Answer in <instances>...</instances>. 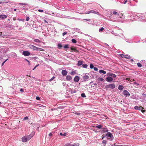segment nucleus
I'll return each instance as SVG.
<instances>
[{
  "instance_id": "obj_1",
  "label": "nucleus",
  "mask_w": 146,
  "mask_h": 146,
  "mask_svg": "<svg viewBox=\"0 0 146 146\" xmlns=\"http://www.w3.org/2000/svg\"><path fill=\"white\" fill-rule=\"evenodd\" d=\"M115 85L114 84H110L109 85H106V88H110L111 89H114L115 88Z\"/></svg>"
},
{
  "instance_id": "obj_2",
  "label": "nucleus",
  "mask_w": 146,
  "mask_h": 146,
  "mask_svg": "<svg viewBox=\"0 0 146 146\" xmlns=\"http://www.w3.org/2000/svg\"><path fill=\"white\" fill-rule=\"evenodd\" d=\"M79 145V143H76L74 144H72L70 143H67L65 145V146H78Z\"/></svg>"
},
{
  "instance_id": "obj_3",
  "label": "nucleus",
  "mask_w": 146,
  "mask_h": 146,
  "mask_svg": "<svg viewBox=\"0 0 146 146\" xmlns=\"http://www.w3.org/2000/svg\"><path fill=\"white\" fill-rule=\"evenodd\" d=\"M119 55L122 58H125L128 59H129L130 58V56L127 55H124L123 54H120Z\"/></svg>"
},
{
  "instance_id": "obj_4",
  "label": "nucleus",
  "mask_w": 146,
  "mask_h": 146,
  "mask_svg": "<svg viewBox=\"0 0 146 146\" xmlns=\"http://www.w3.org/2000/svg\"><path fill=\"white\" fill-rule=\"evenodd\" d=\"M29 46L30 49L35 50H37V47L34 45L30 44L29 45Z\"/></svg>"
},
{
  "instance_id": "obj_5",
  "label": "nucleus",
  "mask_w": 146,
  "mask_h": 146,
  "mask_svg": "<svg viewBox=\"0 0 146 146\" xmlns=\"http://www.w3.org/2000/svg\"><path fill=\"white\" fill-rule=\"evenodd\" d=\"M22 54L25 56H28L30 55V53L28 51H23Z\"/></svg>"
},
{
  "instance_id": "obj_6",
  "label": "nucleus",
  "mask_w": 146,
  "mask_h": 146,
  "mask_svg": "<svg viewBox=\"0 0 146 146\" xmlns=\"http://www.w3.org/2000/svg\"><path fill=\"white\" fill-rule=\"evenodd\" d=\"M113 80L112 78L110 76L107 77L106 78V81L108 82H111Z\"/></svg>"
},
{
  "instance_id": "obj_7",
  "label": "nucleus",
  "mask_w": 146,
  "mask_h": 146,
  "mask_svg": "<svg viewBox=\"0 0 146 146\" xmlns=\"http://www.w3.org/2000/svg\"><path fill=\"white\" fill-rule=\"evenodd\" d=\"M123 94L126 96H129L130 95L129 93V92L127 90H124L123 92Z\"/></svg>"
},
{
  "instance_id": "obj_8",
  "label": "nucleus",
  "mask_w": 146,
  "mask_h": 146,
  "mask_svg": "<svg viewBox=\"0 0 146 146\" xmlns=\"http://www.w3.org/2000/svg\"><path fill=\"white\" fill-rule=\"evenodd\" d=\"M80 79L79 77L78 76H76L74 78V80L75 82H78Z\"/></svg>"
},
{
  "instance_id": "obj_9",
  "label": "nucleus",
  "mask_w": 146,
  "mask_h": 146,
  "mask_svg": "<svg viewBox=\"0 0 146 146\" xmlns=\"http://www.w3.org/2000/svg\"><path fill=\"white\" fill-rule=\"evenodd\" d=\"M62 74L63 76H65L67 74V72L66 70H62Z\"/></svg>"
},
{
  "instance_id": "obj_10",
  "label": "nucleus",
  "mask_w": 146,
  "mask_h": 146,
  "mask_svg": "<svg viewBox=\"0 0 146 146\" xmlns=\"http://www.w3.org/2000/svg\"><path fill=\"white\" fill-rule=\"evenodd\" d=\"M70 50L75 52H78V50H77L76 48L74 46H72L70 48Z\"/></svg>"
},
{
  "instance_id": "obj_11",
  "label": "nucleus",
  "mask_w": 146,
  "mask_h": 146,
  "mask_svg": "<svg viewBox=\"0 0 146 146\" xmlns=\"http://www.w3.org/2000/svg\"><path fill=\"white\" fill-rule=\"evenodd\" d=\"M72 77L70 76H67L66 77V79L68 81H70L72 79Z\"/></svg>"
},
{
  "instance_id": "obj_12",
  "label": "nucleus",
  "mask_w": 146,
  "mask_h": 146,
  "mask_svg": "<svg viewBox=\"0 0 146 146\" xmlns=\"http://www.w3.org/2000/svg\"><path fill=\"white\" fill-rule=\"evenodd\" d=\"M91 13H95L96 14H97L98 15H100V14L97 11H96L94 10H91Z\"/></svg>"
},
{
  "instance_id": "obj_13",
  "label": "nucleus",
  "mask_w": 146,
  "mask_h": 146,
  "mask_svg": "<svg viewBox=\"0 0 146 146\" xmlns=\"http://www.w3.org/2000/svg\"><path fill=\"white\" fill-rule=\"evenodd\" d=\"M22 141L23 142H25L28 141L26 136H24L22 138Z\"/></svg>"
},
{
  "instance_id": "obj_14",
  "label": "nucleus",
  "mask_w": 146,
  "mask_h": 146,
  "mask_svg": "<svg viewBox=\"0 0 146 146\" xmlns=\"http://www.w3.org/2000/svg\"><path fill=\"white\" fill-rule=\"evenodd\" d=\"M89 78V77L87 75L84 76L83 77V78L84 79V80L85 81H87Z\"/></svg>"
},
{
  "instance_id": "obj_15",
  "label": "nucleus",
  "mask_w": 146,
  "mask_h": 146,
  "mask_svg": "<svg viewBox=\"0 0 146 146\" xmlns=\"http://www.w3.org/2000/svg\"><path fill=\"white\" fill-rule=\"evenodd\" d=\"M7 17L6 15H0V18L2 19H4Z\"/></svg>"
},
{
  "instance_id": "obj_16",
  "label": "nucleus",
  "mask_w": 146,
  "mask_h": 146,
  "mask_svg": "<svg viewBox=\"0 0 146 146\" xmlns=\"http://www.w3.org/2000/svg\"><path fill=\"white\" fill-rule=\"evenodd\" d=\"M134 108L135 110H140L142 109V108L143 109V108H142V107H139L137 106H135L134 107Z\"/></svg>"
},
{
  "instance_id": "obj_17",
  "label": "nucleus",
  "mask_w": 146,
  "mask_h": 146,
  "mask_svg": "<svg viewBox=\"0 0 146 146\" xmlns=\"http://www.w3.org/2000/svg\"><path fill=\"white\" fill-rule=\"evenodd\" d=\"M106 135L108 136L110 138H112V137H113V136L112 135L111 133L110 132H108L107 133Z\"/></svg>"
},
{
  "instance_id": "obj_18",
  "label": "nucleus",
  "mask_w": 146,
  "mask_h": 146,
  "mask_svg": "<svg viewBox=\"0 0 146 146\" xmlns=\"http://www.w3.org/2000/svg\"><path fill=\"white\" fill-rule=\"evenodd\" d=\"M104 80V79L101 78H99L98 79V81L99 83H100L101 81H102Z\"/></svg>"
},
{
  "instance_id": "obj_19",
  "label": "nucleus",
  "mask_w": 146,
  "mask_h": 146,
  "mask_svg": "<svg viewBox=\"0 0 146 146\" xmlns=\"http://www.w3.org/2000/svg\"><path fill=\"white\" fill-rule=\"evenodd\" d=\"M112 13L114 15H117L118 16H119L120 18H121V16H120V15L119 16V14H117V12L116 11H113Z\"/></svg>"
},
{
  "instance_id": "obj_20",
  "label": "nucleus",
  "mask_w": 146,
  "mask_h": 146,
  "mask_svg": "<svg viewBox=\"0 0 146 146\" xmlns=\"http://www.w3.org/2000/svg\"><path fill=\"white\" fill-rule=\"evenodd\" d=\"M123 86L121 85H119V86L118 88L119 90H121L123 89Z\"/></svg>"
},
{
  "instance_id": "obj_21",
  "label": "nucleus",
  "mask_w": 146,
  "mask_h": 146,
  "mask_svg": "<svg viewBox=\"0 0 146 146\" xmlns=\"http://www.w3.org/2000/svg\"><path fill=\"white\" fill-rule=\"evenodd\" d=\"M99 72L100 73H102L104 74H106V71L102 70H100L99 71Z\"/></svg>"
},
{
  "instance_id": "obj_22",
  "label": "nucleus",
  "mask_w": 146,
  "mask_h": 146,
  "mask_svg": "<svg viewBox=\"0 0 146 146\" xmlns=\"http://www.w3.org/2000/svg\"><path fill=\"white\" fill-rule=\"evenodd\" d=\"M102 129V131L103 132H106L108 131V129L107 128H103Z\"/></svg>"
},
{
  "instance_id": "obj_23",
  "label": "nucleus",
  "mask_w": 146,
  "mask_h": 146,
  "mask_svg": "<svg viewBox=\"0 0 146 146\" xmlns=\"http://www.w3.org/2000/svg\"><path fill=\"white\" fill-rule=\"evenodd\" d=\"M26 137H27V139L28 141L30 140L32 137H31L30 135L27 136H26Z\"/></svg>"
},
{
  "instance_id": "obj_24",
  "label": "nucleus",
  "mask_w": 146,
  "mask_h": 146,
  "mask_svg": "<svg viewBox=\"0 0 146 146\" xmlns=\"http://www.w3.org/2000/svg\"><path fill=\"white\" fill-rule=\"evenodd\" d=\"M34 41L36 42L40 43L41 42V41L40 40L37 39H35Z\"/></svg>"
},
{
  "instance_id": "obj_25",
  "label": "nucleus",
  "mask_w": 146,
  "mask_h": 146,
  "mask_svg": "<svg viewBox=\"0 0 146 146\" xmlns=\"http://www.w3.org/2000/svg\"><path fill=\"white\" fill-rule=\"evenodd\" d=\"M82 64V61H79L77 64L78 65L80 66Z\"/></svg>"
},
{
  "instance_id": "obj_26",
  "label": "nucleus",
  "mask_w": 146,
  "mask_h": 146,
  "mask_svg": "<svg viewBox=\"0 0 146 146\" xmlns=\"http://www.w3.org/2000/svg\"><path fill=\"white\" fill-rule=\"evenodd\" d=\"M102 125H97L96 126V128H98V129H101L102 128Z\"/></svg>"
},
{
  "instance_id": "obj_27",
  "label": "nucleus",
  "mask_w": 146,
  "mask_h": 146,
  "mask_svg": "<svg viewBox=\"0 0 146 146\" xmlns=\"http://www.w3.org/2000/svg\"><path fill=\"white\" fill-rule=\"evenodd\" d=\"M68 46H69L68 44H67L65 45L64 46V48H69Z\"/></svg>"
},
{
  "instance_id": "obj_28",
  "label": "nucleus",
  "mask_w": 146,
  "mask_h": 146,
  "mask_svg": "<svg viewBox=\"0 0 146 146\" xmlns=\"http://www.w3.org/2000/svg\"><path fill=\"white\" fill-rule=\"evenodd\" d=\"M82 67L84 68H87L88 65L86 64H82Z\"/></svg>"
},
{
  "instance_id": "obj_29",
  "label": "nucleus",
  "mask_w": 146,
  "mask_h": 146,
  "mask_svg": "<svg viewBox=\"0 0 146 146\" xmlns=\"http://www.w3.org/2000/svg\"><path fill=\"white\" fill-rule=\"evenodd\" d=\"M12 26V25L8 24L7 25L6 27L7 28H10Z\"/></svg>"
},
{
  "instance_id": "obj_30",
  "label": "nucleus",
  "mask_w": 146,
  "mask_h": 146,
  "mask_svg": "<svg viewBox=\"0 0 146 146\" xmlns=\"http://www.w3.org/2000/svg\"><path fill=\"white\" fill-rule=\"evenodd\" d=\"M137 65L139 67H141L142 66V65L139 62L137 63Z\"/></svg>"
},
{
  "instance_id": "obj_31",
  "label": "nucleus",
  "mask_w": 146,
  "mask_h": 146,
  "mask_svg": "<svg viewBox=\"0 0 146 146\" xmlns=\"http://www.w3.org/2000/svg\"><path fill=\"white\" fill-rule=\"evenodd\" d=\"M110 76H111L112 77H113L114 78H116V75L114 74H111L110 75Z\"/></svg>"
},
{
  "instance_id": "obj_32",
  "label": "nucleus",
  "mask_w": 146,
  "mask_h": 146,
  "mask_svg": "<svg viewBox=\"0 0 146 146\" xmlns=\"http://www.w3.org/2000/svg\"><path fill=\"white\" fill-rule=\"evenodd\" d=\"M72 42L73 43H76L77 42L76 40L74 39H73L72 40Z\"/></svg>"
},
{
  "instance_id": "obj_33",
  "label": "nucleus",
  "mask_w": 146,
  "mask_h": 146,
  "mask_svg": "<svg viewBox=\"0 0 146 146\" xmlns=\"http://www.w3.org/2000/svg\"><path fill=\"white\" fill-rule=\"evenodd\" d=\"M104 29V28L103 27H102L101 29L99 30V31L100 32H102L103 30Z\"/></svg>"
},
{
  "instance_id": "obj_34",
  "label": "nucleus",
  "mask_w": 146,
  "mask_h": 146,
  "mask_svg": "<svg viewBox=\"0 0 146 146\" xmlns=\"http://www.w3.org/2000/svg\"><path fill=\"white\" fill-rule=\"evenodd\" d=\"M60 135H61L63 136H66V133H65L64 134H63L62 133H60Z\"/></svg>"
},
{
  "instance_id": "obj_35",
  "label": "nucleus",
  "mask_w": 146,
  "mask_h": 146,
  "mask_svg": "<svg viewBox=\"0 0 146 146\" xmlns=\"http://www.w3.org/2000/svg\"><path fill=\"white\" fill-rule=\"evenodd\" d=\"M58 48H61L62 47V44H58Z\"/></svg>"
},
{
  "instance_id": "obj_36",
  "label": "nucleus",
  "mask_w": 146,
  "mask_h": 146,
  "mask_svg": "<svg viewBox=\"0 0 146 146\" xmlns=\"http://www.w3.org/2000/svg\"><path fill=\"white\" fill-rule=\"evenodd\" d=\"M81 96L83 98H84L86 97V96L85 95L84 93H82L81 94Z\"/></svg>"
},
{
  "instance_id": "obj_37",
  "label": "nucleus",
  "mask_w": 146,
  "mask_h": 146,
  "mask_svg": "<svg viewBox=\"0 0 146 146\" xmlns=\"http://www.w3.org/2000/svg\"><path fill=\"white\" fill-rule=\"evenodd\" d=\"M55 78V77L54 76H53L52 78L50 79L49 80V81L51 82Z\"/></svg>"
},
{
  "instance_id": "obj_38",
  "label": "nucleus",
  "mask_w": 146,
  "mask_h": 146,
  "mask_svg": "<svg viewBox=\"0 0 146 146\" xmlns=\"http://www.w3.org/2000/svg\"><path fill=\"white\" fill-rule=\"evenodd\" d=\"M90 68L92 69L94 68V66L92 64H90Z\"/></svg>"
},
{
  "instance_id": "obj_39",
  "label": "nucleus",
  "mask_w": 146,
  "mask_h": 146,
  "mask_svg": "<svg viewBox=\"0 0 146 146\" xmlns=\"http://www.w3.org/2000/svg\"><path fill=\"white\" fill-rule=\"evenodd\" d=\"M37 50L40 51H43L44 50L41 48L37 47Z\"/></svg>"
},
{
  "instance_id": "obj_40",
  "label": "nucleus",
  "mask_w": 146,
  "mask_h": 146,
  "mask_svg": "<svg viewBox=\"0 0 146 146\" xmlns=\"http://www.w3.org/2000/svg\"><path fill=\"white\" fill-rule=\"evenodd\" d=\"M28 117L27 116H26V117H25L23 118V120H26V119H28Z\"/></svg>"
},
{
  "instance_id": "obj_41",
  "label": "nucleus",
  "mask_w": 146,
  "mask_h": 146,
  "mask_svg": "<svg viewBox=\"0 0 146 146\" xmlns=\"http://www.w3.org/2000/svg\"><path fill=\"white\" fill-rule=\"evenodd\" d=\"M25 60L27 62H28V64L29 65H30L31 64H30V62L27 59H25Z\"/></svg>"
},
{
  "instance_id": "obj_42",
  "label": "nucleus",
  "mask_w": 146,
  "mask_h": 146,
  "mask_svg": "<svg viewBox=\"0 0 146 146\" xmlns=\"http://www.w3.org/2000/svg\"><path fill=\"white\" fill-rule=\"evenodd\" d=\"M94 70L95 71H97L98 70V69L96 67H94Z\"/></svg>"
},
{
  "instance_id": "obj_43",
  "label": "nucleus",
  "mask_w": 146,
  "mask_h": 146,
  "mask_svg": "<svg viewBox=\"0 0 146 146\" xmlns=\"http://www.w3.org/2000/svg\"><path fill=\"white\" fill-rule=\"evenodd\" d=\"M102 142L103 143L105 144H106L107 143L106 141L104 140Z\"/></svg>"
},
{
  "instance_id": "obj_44",
  "label": "nucleus",
  "mask_w": 146,
  "mask_h": 146,
  "mask_svg": "<svg viewBox=\"0 0 146 146\" xmlns=\"http://www.w3.org/2000/svg\"><path fill=\"white\" fill-rule=\"evenodd\" d=\"M36 99L37 100H40V98H39V97H38V96H37L36 97Z\"/></svg>"
},
{
  "instance_id": "obj_45",
  "label": "nucleus",
  "mask_w": 146,
  "mask_h": 146,
  "mask_svg": "<svg viewBox=\"0 0 146 146\" xmlns=\"http://www.w3.org/2000/svg\"><path fill=\"white\" fill-rule=\"evenodd\" d=\"M91 13V10L88 11V12H87V13H85L86 14H90V13Z\"/></svg>"
},
{
  "instance_id": "obj_46",
  "label": "nucleus",
  "mask_w": 146,
  "mask_h": 146,
  "mask_svg": "<svg viewBox=\"0 0 146 146\" xmlns=\"http://www.w3.org/2000/svg\"><path fill=\"white\" fill-rule=\"evenodd\" d=\"M134 84L136 85L137 86H138L139 85V84L138 83H137L136 82H134Z\"/></svg>"
},
{
  "instance_id": "obj_47",
  "label": "nucleus",
  "mask_w": 146,
  "mask_h": 146,
  "mask_svg": "<svg viewBox=\"0 0 146 146\" xmlns=\"http://www.w3.org/2000/svg\"><path fill=\"white\" fill-rule=\"evenodd\" d=\"M67 33V32H64V33H62V35H63V36H64Z\"/></svg>"
},
{
  "instance_id": "obj_48",
  "label": "nucleus",
  "mask_w": 146,
  "mask_h": 146,
  "mask_svg": "<svg viewBox=\"0 0 146 146\" xmlns=\"http://www.w3.org/2000/svg\"><path fill=\"white\" fill-rule=\"evenodd\" d=\"M39 65V64H38L37 65H36L35 66L34 68H33V70H34Z\"/></svg>"
},
{
  "instance_id": "obj_49",
  "label": "nucleus",
  "mask_w": 146,
  "mask_h": 146,
  "mask_svg": "<svg viewBox=\"0 0 146 146\" xmlns=\"http://www.w3.org/2000/svg\"><path fill=\"white\" fill-rule=\"evenodd\" d=\"M29 20V17H27L26 20L27 21H28Z\"/></svg>"
},
{
  "instance_id": "obj_50",
  "label": "nucleus",
  "mask_w": 146,
  "mask_h": 146,
  "mask_svg": "<svg viewBox=\"0 0 146 146\" xmlns=\"http://www.w3.org/2000/svg\"><path fill=\"white\" fill-rule=\"evenodd\" d=\"M8 60V59H7L6 60H5L4 61V62H3V63H2V65H3L4 64V63L6 62V61H7V60Z\"/></svg>"
},
{
  "instance_id": "obj_51",
  "label": "nucleus",
  "mask_w": 146,
  "mask_h": 146,
  "mask_svg": "<svg viewBox=\"0 0 146 146\" xmlns=\"http://www.w3.org/2000/svg\"><path fill=\"white\" fill-rule=\"evenodd\" d=\"M127 2V0H125L123 1L124 4H125Z\"/></svg>"
},
{
  "instance_id": "obj_52",
  "label": "nucleus",
  "mask_w": 146,
  "mask_h": 146,
  "mask_svg": "<svg viewBox=\"0 0 146 146\" xmlns=\"http://www.w3.org/2000/svg\"><path fill=\"white\" fill-rule=\"evenodd\" d=\"M38 11L40 12H42L43 11L42 10L39 9L38 10Z\"/></svg>"
},
{
  "instance_id": "obj_53",
  "label": "nucleus",
  "mask_w": 146,
  "mask_h": 146,
  "mask_svg": "<svg viewBox=\"0 0 146 146\" xmlns=\"http://www.w3.org/2000/svg\"><path fill=\"white\" fill-rule=\"evenodd\" d=\"M53 135L52 133H50L49 135V136H51Z\"/></svg>"
},
{
  "instance_id": "obj_54",
  "label": "nucleus",
  "mask_w": 146,
  "mask_h": 146,
  "mask_svg": "<svg viewBox=\"0 0 146 146\" xmlns=\"http://www.w3.org/2000/svg\"><path fill=\"white\" fill-rule=\"evenodd\" d=\"M84 20L87 21H89L90 20L89 19H84Z\"/></svg>"
},
{
  "instance_id": "obj_55",
  "label": "nucleus",
  "mask_w": 146,
  "mask_h": 146,
  "mask_svg": "<svg viewBox=\"0 0 146 146\" xmlns=\"http://www.w3.org/2000/svg\"><path fill=\"white\" fill-rule=\"evenodd\" d=\"M20 5H26V4L25 3H20L19 4Z\"/></svg>"
},
{
  "instance_id": "obj_56",
  "label": "nucleus",
  "mask_w": 146,
  "mask_h": 146,
  "mask_svg": "<svg viewBox=\"0 0 146 146\" xmlns=\"http://www.w3.org/2000/svg\"><path fill=\"white\" fill-rule=\"evenodd\" d=\"M20 91L21 92H23V90L22 88H21L20 90Z\"/></svg>"
},
{
  "instance_id": "obj_57",
  "label": "nucleus",
  "mask_w": 146,
  "mask_h": 146,
  "mask_svg": "<svg viewBox=\"0 0 146 146\" xmlns=\"http://www.w3.org/2000/svg\"><path fill=\"white\" fill-rule=\"evenodd\" d=\"M126 79L127 80H128L129 81L131 79L129 78H126Z\"/></svg>"
},
{
  "instance_id": "obj_58",
  "label": "nucleus",
  "mask_w": 146,
  "mask_h": 146,
  "mask_svg": "<svg viewBox=\"0 0 146 146\" xmlns=\"http://www.w3.org/2000/svg\"><path fill=\"white\" fill-rule=\"evenodd\" d=\"M134 80H134V79H133V80H132V79H130V80L129 81H130V82H132V81H134Z\"/></svg>"
},
{
  "instance_id": "obj_59",
  "label": "nucleus",
  "mask_w": 146,
  "mask_h": 146,
  "mask_svg": "<svg viewBox=\"0 0 146 146\" xmlns=\"http://www.w3.org/2000/svg\"><path fill=\"white\" fill-rule=\"evenodd\" d=\"M141 110L142 112H144L145 111V110H142V109Z\"/></svg>"
},
{
  "instance_id": "obj_60",
  "label": "nucleus",
  "mask_w": 146,
  "mask_h": 146,
  "mask_svg": "<svg viewBox=\"0 0 146 146\" xmlns=\"http://www.w3.org/2000/svg\"><path fill=\"white\" fill-rule=\"evenodd\" d=\"M75 114H76L77 115H79L80 114V113L77 112V113H76Z\"/></svg>"
},
{
  "instance_id": "obj_61",
  "label": "nucleus",
  "mask_w": 146,
  "mask_h": 146,
  "mask_svg": "<svg viewBox=\"0 0 146 146\" xmlns=\"http://www.w3.org/2000/svg\"><path fill=\"white\" fill-rule=\"evenodd\" d=\"M44 23H48V22L46 20H44Z\"/></svg>"
},
{
  "instance_id": "obj_62",
  "label": "nucleus",
  "mask_w": 146,
  "mask_h": 146,
  "mask_svg": "<svg viewBox=\"0 0 146 146\" xmlns=\"http://www.w3.org/2000/svg\"><path fill=\"white\" fill-rule=\"evenodd\" d=\"M13 20L14 21H15V20H16V18H14L13 19Z\"/></svg>"
},
{
  "instance_id": "obj_63",
  "label": "nucleus",
  "mask_w": 146,
  "mask_h": 146,
  "mask_svg": "<svg viewBox=\"0 0 146 146\" xmlns=\"http://www.w3.org/2000/svg\"><path fill=\"white\" fill-rule=\"evenodd\" d=\"M18 20L19 21H22V19H18Z\"/></svg>"
},
{
  "instance_id": "obj_64",
  "label": "nucleus",
  "mask_w": 146,
  "mask_h": 146,
  "mask_svg": "<svg viewBox=\"0 0 146 146\" xmlns=\"http://www.w3.org/2000/svg\"><path fill=\"white\" fill-rule=\"evenodd\" d=\"M16 10H17V9H14V11H16Z\"/></svg>"
}]
</instances>
